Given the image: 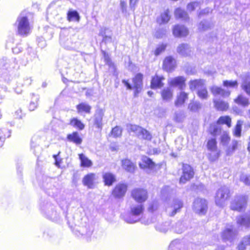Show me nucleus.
Segmentation results:
<instances>
[{
	"label": "nucleus",
	"instance_id": "obj_1",
	"mask_svg": "<svg viewBox=\"0 0 250 250\" xmlns=\"http://www.w3.org/2000/svg\"><path fill=\"white\" fill-rule=\"evenodd\" d=\"M17 64L16 59L8 60L3 58L0 60V104L5 98L8 92V88L4 83L9 84L12 79V72Z\"/></svg>",
	"mask_w": 250,
	"mask_h": 250
},
{
	"label": "nucleus",
	"instance_id": "obj_2",
	"mask_svg": "<svg viewBox=\"0 0 250 250\" xmlns=\"http://www.w3.org/2000/svg\"><path fill=\"white\" fill-rule=\"evenodd\" d=\"M171 188L168 186H165L161 190V196L163 200H165V206L166 211L167 214L173 216L176 213L180 211V209L183 206V203L181 200L178 199H175L172 201L170 200Z\"/></svg>",
	"mask_w": 250,
	"mask_h": 250
},
{
	"label": "nucleus",
	"instance_id": "obj_3",
	"mask_svg": "<svg viewBox=\"0 0 250 250\" xmlns=\"http://www.w3.org/2000/svg\"><path fill=\"white\" fill-rule=\"evenodd\" d=\"M144 210V207L142 203L132 204L130 207V212L128 214L124 216V220L127 223L133 224L138 222Z\"/></svg>",
	"mask_w": 250,
	"mask_h": 250
},
{
	"label": "nucleus",
	"instance_id": "obj_4",
	"mask_svg": "<svg viewBox=\"0 0 250 250\" xmlns=\"http://www.w3.org/2000/svg\"><path fill=\"white\" fill-rule=\"evenodd\" d=\"M15 25L17 28V33L21 36H27L30 32V26L28 17L23 13L17 19Z\"/></svg>",
	"mask_w": 250,
	"mask_h": 250
},
{
	"label": "nucleus",
	"instance_id": "obj_5",
	"mask_svg": "<svg viewBox=\"0 0 250 250\" xmlns=\"http://www.w3.org/2000/svg\"><path fill=\"white\" fill-rule=\"evenodd\" d=\"M41 211L45 217L53 221H58L60 218V213L57 212L56 207L51 204L47 203L42 206Z\"/></svg>",
	"mask_w": 250,
	"mask_h": 250
},
{
	"label": "nucleus",
	"instance_id": "obj_6",
	"mask_svg": "<svg viewBox=\"0 0 250 250\" xmlns=\"http://www.w3.org/2000/svg\"><path fill=\"white\" fill-rule=\"evenodd\" d=\"M229 197L230 190L229 188L226 186H222L216 192L215 198V203L218 206L222 207Z\"/></svg>",
	"mask_w": 250,
	"mask_h": 250
},
{
	"label": "nucleus",
	"instance_id": "obj_7",
	"mask_svg": "<svg viewBox=\"0 0 250 250\" xmlns=\"http://www.w3.org/2000/svg\"><path fill=\"white\" fill-rule=\"evenodd\" d=\"M248 197L246 195H238L231 202V209L238 211H242L246 207Z\"/></svg>",
	"mask_w": 250,
	"mask_h": 250
},
{
	"label": "nucleus",
	"instance_id": "obj_8",
	"mask_svg": "<svg viewBox=\"0 0 250 250\" xmlns=\"http://www.w3.org/2000/svg\"><path fill=\"white\" fill-rule=\"evenodd\" d=\"M207 202L205 199L198 198L193 203V210L199 215H204L207 212Z\"/></svg>",
	"mask_w": 250,
	"mask_h": 250
},
{
	"label": "nucleus",
	"instance_id": "obj_9",
	"mask_svg": "<svg viewBox=\"0 0 250 250\" xmlns=\"http://www.w3.org/2000/svg\"><path fill=\"white\" fill-rule=\"evenodd\" d=\"M131 196L137 203H142L147 198V192L143 188H136L132 190Z\"/></svg>",
	"mask_w": 250,
	"mask_h": 250
},
{
	"label": "nucleus",
	"instance_id": "obj_10",
	"mask_svg": "<svg viewBox=\"0 0 250 250\" xmlns=\"http://www.w3.org/2000/svg\"><path fill=\"white\" fill-rule=\"evenodd\" d=\"M194 175L192 168L188 164L183 165V175L180 178V183L185 184L188 181L191 179Z\"/></svg>",
	"mask_w": 250,
	"mask_h": 250
},
{
	"label": "nucleus",
	"instance_id": "obj_11",
	"mask_svg": "<svg viewBox=\"0 0 250 250\" xmlns=\"http://www.w3.org/2000/svg\"><path fill=\"white\" fill-rule=\"evenodd\" d=\"M186 79L183 76H178L168 79L169 85L173 87H178L182 90L185 87Z\"/></svg>",
	"mask_w": 250,
	"mask_h": 250
},
{
	"label": "nucleus",
	"instance_id": "obj_12",
	"mask_svg": "<svg viewBox=\"0 0 250 250\" xmlns=\"http://www.w3.org/2000/svg\"><path fill=\"white\" fill-rule=\"evenodd\" d=\"M236 235V231L232 226L226 228L222 233V239L224 242H231Z\"/></svg>",
	"mask_w": 250,
	"mask_h": 250
},
{
	"label": "nucleus",
	"instance_id": "obj_13",
	"mask_svg": "<svg viewBox=\"0 0 250 250\" xmlns=\"http://www.w3.org/2000/svg\"><path fill=\"white\" fill-rule=\"evenodd\" d=\"M127 186L125 184H118L116 186L112 191V195L114 197L120 198L125 196Z\"/></svg>",
	"mask_w": 250,
	"mask_h": 250
},
{
	"label": "nucleus",
	"instance_id": "obj_14",
	"mask_svg": "<svg viewBox=\"0 0 250 250\" xmlns=\"http://www.w3.org/2000/svg\"><path fill=\"white\" fill-rule=\"evenodd\" d=\"M104 116V111L102 109H96L94 116V124L98 128L101 129L103 127V118Z\"/></svg>",
	"mask_w": 250,
	"mask_h": 250
},
{
	"label": "nucleus",
	"instance_id": "obj_15",
	"mask_svg": "<svg viewBox=\"0 0 250 250\" xmlns=\"http://www.w3.org/2000/svg\"><path fill=\"white\" fill-rule=\"evenodd\" d=\"M173 34L176 37H185L188 34V31L185 26L177 24L173 27Z\"/></svg>",
	"mask_w": 250,
	"mask_h": 250
},
{
	"label": "nucleus",
	"instance_id": "obj_16",
	"mask_svg": "<svg viewBox=\"0 0 250 250\" xmlns=\"http://www.w3.org/2000/svg\"><path fill=\"white\" fill-rule=\"evenodd\" d=\"M165 80V78L162 76H158L155 75L152 77L151 81V88L152 89L160 88L164 85L163 81Z\"/></svg>",
	"mask_w": 250,
	"mask_h": 250
},
{
	"label": "nucleus",
	"instance_id": "obj_17",
	"mask_svg": "<svg viewBox=\"0 0 250 250\" xmlns=\"http://www.w3.org/2000/svg\"><path fill=\"white\" fill-rule=\"evenodd\" d=\"M176 66L175 61L171 57H167L163 62V68L167 72L172 71Z\"/></svg>",
	"mask_w": 250,
	"mask_h": 250
},
{
	"label": "nucleus",
	"instance_id": "obj_18",
	"mask_svg": "<svg viewBox=\"0 0 250 250\" xmlns=\"http://www.w3.org/2000/svg\"><path fill=\"white\" fill-rule=\"evenodd\" d=\"M122 166L127 172L133 173L136 168V165L128 159L122 160Z\"/></svg>",
	"mask_w": 250,
	"mask_h": 250
},
{
	"label": "nucleus",
	"instance_id": "obj_19",
	"mask_svg": "<svg viewBox=\"0 0 250 250\" xmlns=\"http://www.w3.org/2000/svg\"><path fill=\"white\" fill-rule=\"evenodd\" d=\"M60 43L65 49L69 50H73L76 47L75 43L72 42L71 39L63 37L62 35L60 36Z\"/></svg>",
	"mask_w": 250,
	"mask_h": 250
},
{
	"label": "nucleus",
	"instance_id": "obj_20",
	"mask_svg": "<svg viewBox=\"0 0 250 250\" xmlns=\"http://www.w3.org/2000/svg\"><path fill=\"white\" fill-rule=\"evenodd\" d=\"M78 231L80 234H81L82 236H84L87 240L89 241L93 233V228L92 226H89L84 227H81L78 230Z\"/></svg>",
	"mask_w": 250,
	"mask_h": 250
},
{
	"label": "nucleus",
	"instance_id": "obj_21",
	"mask_svg": "<svg viewBox=\"0 0 250 250\" xmlns=\"http://www.w3.org/2000/svg\"><path fill=\"white\" fill-rule=\"evenodd\" d=\"M177 51L182 56H188L190 55L191 50L188 44L187 43H182L177 47Z\"/></svg>",
	"mask_w": 250,
	"mask_h": 250
},
{
	"label": "nucleus",
	"instance_id": "obj_22",
	"mask_svg": "<svg viewBox=\"0 0 250 250\" xmlns=\"http://www.w3.org/2000/svg\"><path fill=\"white\" fill-rule=\"evenodd\" d=\"M212 93L215 96L220 95L223 97H229L230 95V92L226 91L220 87L213 86L210 88Z\"/></svg>",
	"mask_w": 250,
	"mask_h": 250
},
{
	"label": "nucleus",
	"instance_id": "obj_23",
	"mask_svg": "<svg viewBox=\"0 0 250 250\" xmlns=\"http://www.w3.org/2000/svg\"><path fill=\"white\" fill-rule=\"evenodd\" d=\"M189 85L191 90H197L198 91L205 85V81L201 79L190 81Z\"/></svg>",
	"mask_w": 250,
	"mask_h": 250
},
{
	"label": "nucleus",
	"instance_id": "obj_24",
	"mask_svg": "<svg viewBox=\"0 0 250 250\" xmlns=\"http://www.w3.org/2000/svg\"><path fill=\"white\" fill-rule=\"evenodd\" d=\"M142 161L143 164L140 163L139 167L142 169L146 168L152 169L155 165L150 158L146 156L142 157Z\"/></svg>",
	"mask_w": 250,
	"mask_h": 250
},
{
	"label": "nucleus",
	"instance_id": "obj_25",
	"mask_svg": "<svg viewBox=\"0 0 250 250\" xmlns=\"http://www.w3.org/2000/svg\"><path fill=\"white\" fill-rule=\"evenodd\" d=\"M95 175L94 173H89L86 175L83 179V183L84 186L89 188H92L94 185V181Z\"/></svg>",
	"mask_w": 250,
	"mask_h": 250
},
{
	"label": "nucleus",
	"instance_id": "obj_26",
	"mask_svg": "<svg viewBox=\"0 0 250 250\" xmlns=\"http://www.w3.org/2000/svg\"><path fill=\"white\" fill-rule=\"evenodd\" d=\"M103 178L105 185L110 186L116 181L115 176L110 172H105L103 174Z\"/></svg>",
	"mask_w": 250,
	"mask_h": 250
},
{
	"label": "nucleus",
	"instance_id": "obj_27",
	"mask_svg": "<svg viewBox=\"0 0 250 250\" xmlns=\"http://www.w3.org/2000/svg\"><path fill=\"white\" fill-rule=\"evenodd\" d=\"M67 139L68 141L72 142L76 145H80L82 142V139L80 136L78 132L75 131L67 135Z\"/></svg>",
	"mask_w": 250,
	"mask_h": 250
},
{
	"label": "nucleus",
	"instance_id": "obj_28",
	"mask_svg": "<svg viewBox=\"0 0 250 250\" xmlns=\"http://www.w3.org/2000/svg\"><path fill=\"white\" fill-rule=\"evenodd\" d=\"M241 87L247 94L250 95V72L246 74L243 78Z\"/></svg>",
	"mask_w": 250,
	"mask_h": 250
},
{
	"label": "nucleus",
	"instance_id": "obj_29",
	"mask_svg": "<svg viewBox=\"0 0 250 250\" xmlns=\"http://www.w3.org/2000/svg\"><path fill=\"white\" fill-rule=\"evenodd\" d=\"M77 112L81 113L84 112L86 113L89 114L91 109V107L86 103H81L76 106Z\"/></svg>",
	"mask_w": 250,
	"mask_h": 250
},
{
	"label": "nucleus",
	"instance_id": "obj_30",
	"mask_svg": "<svg viewBox=\"0 0 250 250\" xmlns=\"http://www.w3.org/2000/svg\"><path fill=\"white\" fill-rule=\"evenodd\" d=\"M10 136V130L6 128L0 129V147L3 146L6 138Z\"/></svg>",
	"mask_w": 250,
	"mask_h": 250
},
{
	"label": "nucleus",
	"instance_id": "obj_31",
	"mask_svg": "<svg viewBox=\"0 0 250 250\" xmlns=\"http://www.w3.org/2000/svg\"><path fill=\"white\" fill-rule=\"evenodd\" d=\"M236 104L243 107L247 106L250 104L249 99L243 95H239L234 100Z\"/></svg>",
	"mask_w": 250,
	"mask_h": 250
},
{
	"label": "nucleus",
	"instance_id": "obj_32",
	"mask_svg": "<svg viewBox=\"0 0 250 250\" xmlns=\"http://www.w3.org/2000/svg\"><path fill=\"white\" fill-rule=\"evenodd\" d=\"M174 14L176 19H180L185 21H187L189 19L187 12L180 8H177L175 11Z\"/></svg>",
	"mask_w": 250,
	"mask_h": 250
},
{
	"label": "nucleus",
	"instance_id": "obj_33",
	"mask_svg": "<svg viewBox=\"0 0 250 250\" xmlns=\"http://www.w3.org/2000/svg\"><path fill=\"white\" fill-rule=\"evenodd\" d=\"M237 222L238 224L246 228H250V217L246 216H240L237 218Z\"/></svg>",
	"mask_w": 250,
	"mask_h": 250
},
{
	"label": "nucleus",
	"instance_id": "obj_34",
	"mask_svg": "<svg viewBox=\"0 0 250 250\" xmlns=\"http://www.w3.org/2000/svg\"><path fill=\"white\" fill-rule=\"evenodd\" d=\"M40 97L38 95H36L34 93L32 94L31 100L29 105V109L30 111H34L38 106V102Z\"/></svg>",
	"mask_w": 250,
	"mask_h": 250
},
{
	"label": "nucleus",
	"instance_id": "obj_35",
	"mask_svg": "<svg viewBox=\"0 0 250 250\" xmlns=\"http://www.w3.org/2000/svg\"><path fill=\"white\" fill-rule=\"evenodd\" d=\"M215 107L218 110H226L228 107V104L222 100L214 99L213 100Z\"/></svg>",
	"mask_w": 250,
	"mask_h": 250
},
{
	"label": "nucleus",
	"instance_id": "obj_36",
	"mask_svg": "<svg viewBox=\"0 0 250 250\" xmlns=\"http://www.w3.org/2000/svg\"><path fill=\"white\" fill-rule=\"evenodd\" d=\"M102 52L104 55V61L105 64L108 65L111 69H113L114 70V75L117 76L118 74L116 72L115 66L112 62L108 54L104 51H102Z\"/></svg>",
	"mask_w": 250,
	"mask_h": 250
},
{
	"label": "nucleus",
	"instance_id": "obj_37",
	"mask_svg": "<svg viewBox=\"0 0 250 250\" xmlns=\"http://www.w3.org/2000/svg\"><path fill=\"white\" fill-rule=\"evenodd\" d=\"M170 16L168 9L166 10L163 13L161 14L160 17L157 18V22L159 24H164L167 23L170 20Z\"/></svg>",
	"mask_w": 250,
	"mask_h": 250
},
{
	"label": "nucleus",
	"instance_id": "obj_38",
	"mask_svg": "<svg viewBox=\"0 0 250 250\" xmlns=\"http://www.w3.org/2000/svg\"><path fill=\"white\" fill-rule=\"evenodd\" d=\"M69 125L80 130L83 129L85 126L84 125L76 118L71 119L70 121Z\"/></svg>",
	"mask_w": 250,
	"mask_h": 250
},
{
	"label": "nucleus",
	"instance_id": "obj_39",
	"mask_svg": "<svg viewBox=\"0 0 250 250\" xmlns=\"http://www.w3.org/2000/svg\"><path fill=\"white\" fill-rule=\"evenodd\" d=\"M67 20L69 21H79L80 16L76 10H70L67 13Z\"/></svg>",
	"mask_w": 250,
	"mask_h": 250
},
{
	"label": "nucleus",
	"instance_id": "obj_40",
	"mask_svg": "<svg viewBox=\"0 0 250 250\" xmlns=\"http://www.w3.org/2000/svg\"><path fill=\"white\" fill-rule=\"evenodd\" d=\"M221 126L216 123V124H213L210 125L209 131L212 135L215 136L221 133Z\"/></svg>",
	"mask_w": 250,
	"mask_h": 250
},
{
	"label": "nucleus",
	"instance_id": "obj_41",
	"mask_svg": "<svg viewBox=\"0 0 250 250\" xmlns=\"http://www.w3.org/2000/svg\"><path fill=\"white\" fill-rule=\"evenodd\" d=\"M143 76L141 73H138L132 79L134 88H142L143 84Z\"/></svg>",
	"mask_w": 250,
	"mask_h": 250
},
{
	"label": "nucleus",
	"instance_id": "obj_42",
	"mask_svg": "<svg viewBox=\"0 0 250 250\" xmlns=\"http://www.w3.org/2000/svg\"><path fill=\"white\" fill-rule=\"evenodd\" d=\"M188 94L185 92H181L177 96V100L175 101V104L176 106H180L182 105L188 99Z\"/></svg>",
	"mask_w": 250,
	"mask_h": 250
},
{
	"label": "nucleus",
	"instance_id": "obj_43",
	"mask_svg": "<svg viewBox=\"0 0 250 250\" xmlns=\"http://www.w3.org/2000/svg\"><path fill=\"white\" fill-rule=\"evenodd\" d=\"M138 137L140 138L148 141H150L152 139V135L151 133L143 127L141 128Z\"/></svg>",
	"mask_w": 250,
	"mask_h": 250
},
{
	"label": "nucleus",
	"instance_id": "obj_44",
	"mask_svg": "<svg viewBox=\"0 0 250 250\" xmlns=\"http://www.w3.org/2000/svg\"><path fill=\"white\" fill-rule=\"evenodd\" d=\"M250 245V234L245 236L241 243L238 246L239 250H245L247 246Z\"/></svg>",
	"mask_w": 250,
	"mask_h": 250
},
{
	"label": "nucleus",
	"instance_id": "obj_45",
	"mask_svg": "<svg viewBox=\"0 0 250 250\" xmlns=\"http://www.w3.org/2000/svg\"><path fill=\"white\" fill-rule=\"evenodd\" d=\"M161 95L164 100H169L172 97V91L169 87L164 88L161 92Z\"/></svg>",
	"mask_w": 250,
	"mask_h": 250
},
{
	"label": "nucleus",
	"instance_id": "obj_46",
	"mask_svg": "<svg viewBox=\"0 0 250 250\" xmlns=\"http://www.w3.org/2000/svg\"><path fill=\"white\" fill-rule=\"evenodd\" d=\"M79 159L81 160V166L83 167H89L92 166V163L84 154H79Z\"/></svg>",
	"mask_w": 250,
	"mask_h": 250
},
{
	"label": "nucleus",
	"instance_id": "obj_47",
	"mask_svg": "<svg viewBox=\"0 0 250 250\" xmlns=\"http://www.w3.org/2000/svg\"><path fill=\"white\" fill-rule=\"evenodd\" d=\"M202 104L197 101L190 102L188 106V108L190 111L196 112L199 111L201 108Z\"/></svg>",
	"mask_w": 250,
	"mask_h": 250
},
{
	"label": "nucleus",
	"instance_id": "obj_48",
	"mask_svg": "<svg viewBox=\"0 0 250 250\" xmlns=\"http://www.w3.org/2000/svg\"><path fill=\"white\" fill-rule=\"evenodd\" d=\"M231 120L229 116H221L217 121V124H226L229 127L231 126Z\"/></svg>",
	"mask_w": 250,
	"mask_h": 250
},
{
	"label": "nucleus",
	"instance_id": "obj_49",
	"mask_svg": "<svg viewBox=\"0 0 250 250\" xmlns=\"http://www.w3.org/2000/svg\"><path fill=\"white\" fill-rule=\"evenodd\" d=\"M212 24L209 21L204 20L199 24L198 28L200 31H205L210 28Z\"/></svg>",
	"mask_w": 250,
	"mask_h": 250
},
{
	"label": "nucleus",
	"instance_id": "obj_50",
	"mask_svg": "<svg viewBox=\"0 0 250 250\" xmlns=\"http://www.w3.org/2000/svg\"><path fill=\"white\" fill-rule=\"evenodd\" d=\"M243 124V121L242 120H238L233 131V135L239 137L241 135L242 126Z\"/></svg>",
	"mask_w": 250,
	"mask_h": 250
},
{
	"label": "nucleus",
	"instance_id": "obj_51",
	"mask_svg": "<svg viewBox=\"0 0 250 250\" xmlns=\"http://www.w3.org/2000/svg\"><path fill=\"white\" fill-rule=\"evenodd\" d=\"M169 223L168 222H165L164 223H158L155 226L156 230L161 232H166L168 229Z\"/></svg>",
	"mask_w": 250,
	"mask_h": 250
},
{
	"label": "nucleus",
	"instance_id": "obj_52",
	"mask_svg": "<svg viewBox=\"0 0 250 250\" xmlns=\"http://www.w3.org/2000/svg\"><path fill=\"white\" fill-rule=\"evenodd\" d=\"M127 129L129 132H134L137 136L142 128V127L135 125H127Z\"/></svg>",
	"mask_w": 250,
	"mask_h": 250
},
{
	"label": "nucleus",
	"instance_id": "obj_53",
	"mask_svg": "<svg viewBox=\"0 0 250 250\" xmlns=\"http://www.w3.org/2000/svg\"><path fill=\"white\" fill-rule=\"evenodd\" d=\"M197 93L198 97L201 99H207L208 98V93L205 85L198 90Z\"/></svg>",
	"mask_w": 250,
	"mask_h": 250
},
{
	"label": "nucleus",
	"instance_id": "obj_54",
	"mask_svg": "<svg viewBox=\"0 0 250 250\" xmlns=\"http://www.w3.org/2000/svg\"><path fill=\"white\" fill-rule=\"evenodd\" d=\"M208 149L210 151H215L217 148V142L215 139L209 140L207 143Z\"/></svg>",
	"mask_w": 250,
	"mask_h": 250
},
{
	"label": "nucleus",
	"instance_id": "obj_55",
	"mask_svg": "<svg viewBox=\"0 0 250 250\" xmlns=\"http://www.w3.org/2000/svg\"><path fill=\"white\" fill-rule=\"evenodd\" d=\"M223 85L227 87L235 88L238 86V83L237 81H223Z\"/></svg>",
	"mask_w": 250,
	"mask_h": 250
},
{
	"label": "nucleus",
	"instance_id": "obj_56",
	"mask_svg": "<svg viewBox=\"0 0 250 250\" xmlns=\"http://www.w3.org/2000/svg\"><path fill=\"white\" fill-rule=\"evenodd\" d=\"M122 130L118 126H116L111 130V135L114 138L120 137L122 135Z\"/></svg>",
	"mask_w": 250,
	"mask_h": 250
},
{
	"label": "nucleus",
	"instance_id": "obj_57",
	"mask_svg": "<svg viewBox=\"0 0 250 250\" xmlns=\"http://www.w3.org/2000/svg\"><path fill=\"white\" fill-rule=\"evenodd\" d=\"M230 141V138L226 132H224L221 136V143L223 146H227Z\"/></svg>",
	"mask_w": 250,
	"mask_h": 250
},
{
	"label": "nucleus",
	"instance_id": "obj_58",
	"mask_svg": "<svg viewBox=\"0 0 250 250\" xmlns=\"http://www.w3.org/2000/svg\"><path fill=\"white\" fill-rule=\"evenodd\" d=\"M185 118V114L182 111L176 112L175 115V121L178 123L183 122Z\"/></svg>",
	"mask_w": 250,
	"mask_h": 250
},
{
	"label": "nucleus",
	"instance_id": "obj_59",
	"mask_svg": "<svg viewBox=\"0 0 250 250\" xmlns=\"http://www.w3.org/2000/svg\"><path fill=\"white\" fill-rule=\"evenodd\" d=\"M186 228L184 227L183 222H178L175 225V231L178 233H182L185 230Z\"/></svg>",
	"mask_w": 250,
	"mask_h": 250
},
{
	"label": "nucleus",
	"instance_id": "obj_60",
	"mask_svg": "<svg viewBox=\"0 0 250 250\" xmlns=\"http://www.w3.org/2000/svg\"><path fill=\"white\" fill-rule=\"evenodd\" d=\"M240 181L246 185L250 186V175L242 174L240 176Z\"/></svg>",
	"mask_w": 250,
	"mask_h": 250
},
{
	"label": "nucleus",
	"instance_id": "obj_61",
	"mask_svg": "<svg viewBox=\"0 0 250 250\" xmlns=\"http://www.w3.org/2000/svg\"><path fill=\"white\" fill-rule=\"evenodd\" d=\"M167 47V45L165 44H161L158 45L155 49V55L158 56L160 55L162 52L164 51Z\"/></svg>",
	"mask_w": 250,
	"mask_h": 250
},
{
	"label": "nucleus",
	"instance_id": "obj_62",
	"mask_svg": "<svg viewBox=\"0 0 250 250\" xmlns=\"http://www.w3.org/2000/svg\"><path fill=\"white\" fill-rule=\"evenodd\" d=\"M198 5V2L196 1H194L188 4L187 9L188 11H193Z\"/></svg>",
	"mask_w": 250,
	"mask_h": 250
},
{
	"label": "nucleus",
	"instance_id": "obj_63",
	"mask_svg": "<svg viewBox=\"0 0 250 250\" xmlns=\"http://www.w3.org/2000/svg\"><path fill=\"white\" fill-rule=\"evenodd\" d=\"M158 205L157 202L154 201L149 205L148 209L149 211L153 212L158 208Z\"/></svg>",
	"mask_w": 250,
	"mask_h": 250
},
{
	"label": "nucleus",
	"instance_id": "obj_64",
	"mask_svg": "<svg viewBox=\"0 0 250 250\" xmlns=\"http://www.w3.org/2000/svg\"><path fill=\"white\" fill-rule=\"evenodd\" d=\"M127 3L126 1H121V7L122 9V12L126 15L127 13Z\"/></svg>",
	"mask_w": 250,
	"mask_h": 250
}]
</instances>
